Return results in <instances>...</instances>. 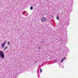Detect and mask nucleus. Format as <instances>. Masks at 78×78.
<instances>
[{
	"label": "nucleus",
	"instance_id": "nucleus-1",
	"mask_svg": "<svg viewBox=\"0 0 78 78\" xmlns=\"http://www.w3.org/2000/svg\"><path fill=\"white\" fill-rule=\"evenodd\" d=\"M0 57L2 58H4L5 56H4V53L3 51H0Z\"/></svg>",
	"mask_w": 78,
	"mask_h": 78
},
{
	"label": "nucleus",
	"instance_id": "nucleus-2",
	"mask_svg": "<svg viewBox=\"0 0 78 78\" xmlns=\"http://www.w3.org/2000/svg\"><path fill=\"white\" fill-rule=\"evenodd\" d=\"M6 42H7V41H5L4 42H3V43H2V48H3V47H5V45L6 44Z\"/></svg>",
	"mask_w": 78,
	"mask_h": 78
},
{
	"label": "nucleus",
	"instance_id": "nucleus-9",
	"mask_svg": "<svg viewBox=\"0 0 78 78\" xmlns=\"http://www.w3.org/2000/svg\"><path fill=\"white\" fill-rule=\"evenodd\" d=\"M41 47H39L38 48V50H40V49H41Z\"/></svg>",
	"mask_w": 78,
	"mask_h": 78
},
{
	"label": "nucleus",
	"instance_id": "nucleus-5",
	"mask_svg": "<svg viewBox=\"0 0 78 78\" xmlns=\"http://www.w3.org/2000/svg\"><path fill=\"white\" fill-rule=\"evenodd\" d=\"M6 48H8V47H5L4 48V50H6Z\"/></svg>",
	"mask_w": 78,
	"mask_h": 78
},
{
	"label": "nucleus",
	"instance_id": "nucleus-10",
	"mask_svg": "<svg viewBox=\"0 0 78 78\" xmlns=\"http://www.w3.org/2000/svg\"><path fill=\"white\" fill-rule=\"evenodd\" d=\"M63 60H64V59H66V58L65 57H64L63 58Z\"/></svg>",
	"mask_w": 78,
	"mask_h": 78
},
{
	"label": "nucleus",
	"instance_id": "nucleus-4",
	"mask_svg": "<svg viewBox=\"0 0 78 78\" xmlns=\"http://www.w3.org/2000/svg\"><path fill=\"white\" fill-rule=\"evenodd\" d=\"M30 9L31 10H33V7L32 6H31L30 7Z\"/></svg>",
	"mask_w": 78,
	"mask_h": 78
},
{
	"label": "nucleus",
	"instance_id": "nucleus-12",
	"mask_svg": "<svg viewBox=\"0 0 78 78\" xmlns=\"http://www.w3.org/2000/svg\"><path fill=\"white\" fill-rule=\"evenodd\" d=\"M56 61H57V60H56L55 61V62H56Z\"/></svg>",
	"mask_w": 78,
	"mask_h": 78
},
{
	"label": "nucleus",
	"instance_id": "nucleus-7",
	"mask_svg": "<svg viewBox=\"0 0 78 78\" xmlns=\"http://www.w3.org/2000/svg\"><path fill=\"white\" fill-rule=\"evenodd\" d=\"M7 44L8 45H10V42H9V41H8L7 43Z\"/></svg>",
	"mask_w": 78,
	"mask_h": 78
},
{
	"label": "nucleus",
	"instance_id": "nucleus-13",
	"mask_svg": "<svg viewBox=\"0 0 78 78\" xmlns=\"http://www.w3.org/2000/svg\"><path fill=\"white\" fill-rule=\"evenodd\" d=\"M65 44H67V43H66V42L65 43Z\"/></svg>",
	"mask_w": 78,
	"mask_h": 78
},
{
	"label": "nucleus",
	"instance_id": "nucleus-15",
	"mask_svg": "<svg viewBox=\"0 0 78 78\" xmlns=\"http://www.w3.org/2000/svg\"><path fill=\"white\" fill-rule=\"evenodd\" d=\"M37 62V61H36V62H35V63H36Z\"/></svg>",
	"mask_w": 78,
	"mask_h": 78
},
{
	"label": "nucleus",
	"instance_id": "nucleus-14",
	"mask_svg": "<svg viewBox=\"0 0 78 78\" xmlns=\"http://www.w3.org/2000/svg\"><path fill=\"white\" fill-rule=\"evenodd\" d=\"M23 15H25V14L23 13Z\"/></svg>",
	"mask_w": 78,
	"mask_h": 78
},
{
	"label": "nucleus",
	"instance_id": "nucleus-6",
	"mask_svg": "<svg viewBox=\"0 0 78 78\" xmlns=\"http://www.w3.org/2000/svg\"><path fill=\"white\" fill-rule=\"evenodd\" d=\"M56 18H57V20H59V17H58V15H57L56 16Z\"/></svg>",
	"mask_w": 78,
	"mask_h": 78
},
{
	"label": "nucleus",
	"instance_id": "nucleus-8",
	"mask_svg": "<svg viewBox=\"0 0 78 78\" xmlns=\"http://www.w3.org/2000/svg\"><path fill=\"white\" fill-rule=\"evenodd\" d=\"M63 61H64V59H62L61 61V62H63Z\"/></svg>",
	"mask_w": 78,
	"mask_h": 78
},
{
	"label": "nucleus",
	"instance_id": "nucleus-3",
	"mask_svg": "<svg viewBox=\"0 0 78 78\" xmlns=\"http://www.w3.org/2000/svg\"><path fill=\"white\" fill-rule=\"evenodd\" d=\"M41 20L42 22H44L46 21L47 19L45 17H43L41 19Z\"/></svg>",
	"mask_w": 78,
	"mask_h": 78
},
{
	"label": "nucleus",
	"instance_id": "nucleus-11",
	"mask_svg": "<svg viewBox=\"0 0 78 78\" xmlns=\"http://www.w3.org/2000/svg\"><path fill=\"white\" fill-rule=\"evenodd\" d=\"M40 71L41 72H42V69H40Z\"/></svg>",
	"mask_w": 78,
	"mask_h": 78
}]
</instances>
